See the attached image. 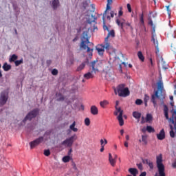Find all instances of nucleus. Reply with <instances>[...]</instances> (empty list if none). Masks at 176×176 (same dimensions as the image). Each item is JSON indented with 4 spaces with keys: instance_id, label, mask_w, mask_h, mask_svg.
Returning a JSON list of instances; mask_svg holds the SVG:
<instances>
[{
    "instance_id": "nucleus-1",
    "label": "nucleus",
    "mask_w": 176,
    "mask_h": 176,
    "mask_svg": "<svg viewBox=\"0 0 176 176\" xmlns=\"http://www.w3.org/2000/svg\"><path fill=\"white\" fill-rule=\"evenodd\" d=\"M90 39V36H89V32L85 31L82 32V36H81V43L80 45V49H82L83 50H86L89 54V56H93V46H94V44L93 43L89 41Z\"/></svg>"
},
{
    "instance_id": "nucleus-2",
    "label": "nucleus",
    "mask_w": 176,
    "mask_h": 176,
    "mask_svg": "<svg viewBox=\"0 0 176 176\" xmlns=\"http://www.w3.org/2000/svg\"><path fill=\"white\" fill-rule=\"evenodd\" d=\"M157 90L154 91V94L151 96V102H153L154 107H156V98L160 100L163 98V90H164V86L163 85V80L160 78L157 82Z\"/></svg>"
},
{
    "instance_id": "nucleus-3",
    "label": "nucleus",
    "mask_w": 176,
    "mask_h": 176,
    "mask_svg": "<svg viewBox=\"0 0 176 176\" xmlns=\"http://www.w3.org/2000/svg\"><path fill=\"white\" fill-rule=\"evenodd\" d=\"M156 164L159 175L156 173L155 176H166V168L163 164V155L160 154L156 157Z\"/></svg>"
},
{
    "instance_id": "nucleus-4",
    "label": "nucleus",
    "mask_w": 176,
    "mask_h": 176,
    "mask_svg": "<svg viewBox=\"0 0 176 176\" xmlns=\"http://www.w3.org/2000/svg\"><path fill=\"white\" fill-rule=\"evenodd\" d=\"M126 85L121 84L119 85L117 87V91L120 97H127L130 96V91L129 88L126 87Z\"/></svg>"
},
{
    "instance_id": "nucleus-5",
    "label": "nucleus",
    "mask_w": 176,
    "mask_h": 176,
    "mask_svg": "<svg viewBox=\"0 0 176 176\" xmlns=\"http://www.w3.org/2000/svg\"><path fill=\"white\" fill-rule=\"evenodd\" d=\"M116 111H114L115 116H117V119L119 122L120 126H123L124 124V120H123V110L122 108L115 107Z\"/></svg>"
},
{
    "instance_id": "nucleus-6",
    "label": "nucleus",
    "mask_w": 176,
    "mask_h": 176,
    "mask_svg": "<svg viewBox=\"0 0 176 176\" xmlns=\"http://www.w3.org/2000/svg\"><path fill=\"white\" fill-rule=\"evenodd\" d=\"M38 113H39L38 109H34L32 111L29 112L27 116L23 119V123H25L27 120H32V119L36 118L38 116Z\"/></svg>"
},
{
    "instance_id": "nucleus-7",
    "label": "nucleus",
    "mask_w": 176,
    "mask_h": 176,
    "mask_svg": "<svg viewBox=\"0 0 176 176\" xmlns=\"http://www.w3.org/2000/svg\"><path fill=\"white\" fill-rule=\"evenodd\" d=\"M109 36H111L112 38H115V31L114 30H111L110 31L108 34L107 36L104 38V42H105V47H106V50H111V49H112V46L111 45V43H109Z\"/></svg>"
},
{
    "instance_id": "nucleus-8",
    "label": "nucleus",
    "mask_w": 176,
    "mask_h": 176,
    "mask_svg": "<svg viewBox=\"0 0 176 176\" xmlns=\"http://www.w3.org/2000/svg\"><path fill=\"white\" fill-rule=\"evenodd\" d=\"M116 23L118 27H120L121 30H123V28L126 25V27H129V28L133 31V26L129 22H126L124 19H117Z\"/></svg>"
},
{
    "instance_id": "nucleus-9",
    "label": "nucleus",
    "mask_w": 176,
    "mask_h": 176,
    "mask_svg": "<svg viewBox=\"0 0 176 176\" xmlns=\"http://www.w3.org/2000/svg\"><path fill=\"white\" fill-rule=\"evenodd\" d=\"M43 137H39L38 138L34 140V141H32L30 142V149H34V148H35L36 146H38V145H39V144H42V142H43Z\"/></svg>"
},
{
    "instance_id": "nucleus-10",
    "label": "nucleus",
    "mask_w": 176,
    "mask_h": 176,
    "mask_svg": "<svg viewBox=\"0 0 176 176\" xmlns=\"http://www.w3.org/2000/svg\"><path fill=\"white\" fill-rule=\"evenodd\" d=\"M74 136H71L70 138L64 140L61 143V145H64L65 146H67V148H71V146H72V144H74Z\"/></svg>"
},
{
    "instance_id": "nucleus-11",
    "label": "nucleus",
    "mask_w": 176,
    "mask_h": 176,
    "mask_svg": "<svg viewBox=\"0 0 176 176\" xmlns=\"http://www.w3.org/2000/svg\"><path fill=\"white\" fill-rule=\"evenodd\" d=\"M105 49L107 50V47H105V41L103 44H100V45H98L96 47V50L100 56L104 55V52H105Z\"/></svg>"
},
{
    "instance_id": "nucleus-12",
    "label": "nucleus",
    "mask_w": 176,
    "mask_h": 176,
    "mask_svg": "<svg viewBox=\"0 0 176 176\" xmlns=\"http://www.w3.org/2000/svg\"><path fill=\"white\" fill-rule=\"evenodd\" d=\"M100 64L101 62L98 61V60L91 62V67L92 68V71H94V72L98 71V68H100Z\"/></svg>"
},
{
    "instance_id": "nucleus-13",
    "label": "nucleus",
    "mask_w": 176,
    "mask_h": 176,
    "mask_svg": "<svg viewBox=\"0 0 176 176\" xmlns=\"http://www.w3.org/2000/svg\"><path fill=\"white\" fill-rule=\"evenodd\" d=\"M8 101V94L5 92L1 94L0 104L1 105H5Z\"/></svg>"
},
{
    "instance_id": "nucleus-14",
    "label": "nucleus",
    "mask_w": 176,
    "mask_h": 176,
    "mask_svg": "<svg viewBox=\"0 0 176 176\" xmlns=\"http://www.w3.org/2000/svg\"><path fill=\"white\" fill-rule=\"evenodd\" d=\"M157 140H160V141H163V140L166 138V132H164V129H162L160 133L157 134Z\"/></svg>"
},
{
    "instance_id": "nucleus-15",
    "label": "nucleus",
    "mask_w": 176,
    "mask_h": 176,
    "mask_svg": "<svg viewBox=\"0 0 176 176\" xmlns=\"http://www.w3.org/2000/svg\"><path fill=\"white\" fill-rule=\"evenodd\" d=\"M109 162L112 167H115V166H116V160L113 157H112V154L111 153H109Z\"/></svg>"
},
{
    "instance_id": "nucleus-16",
    "label": "nucleus",
    "mask_w": 176,
    "mask_h": 176,
    "mask_svg": "<svg viewBox=\"0 0 176 176\" xmlns=\"http://www.w3.org/2000/svg\"><path fill=\"white\" fill-rule=\"evenodd\" d=\"M90 112L91 115H98V108L96 105H93L91 107Z\"/></svg>"
},
{
    "instance_id": "nucleus-17",
    "label": "nucleus",
    "mask_w": 176,
    "mask_h": 176,
    "mask_svg": "<svg viewBox=\"0 0 176 176\" xmlns=\"http://www.w3.org/2000/svg\"><path fill=\"white\" fill-rule=\"evenodd\" d=\"M76 126V122L74 121L73 123L69 126L70 130L74 131V133H78V128L75 127Z\"/></svg>"
},
{
    "instance_id": "nucleus-18",
    "label": "nucleus",
    "mask_w": 176,
    "mask_h": 176,
    "mask_svg": "<svg viewBox=\"0 0 176 176\" xmlns=\"http://www.w3.org/2000/svg\"><path fill=\"white\" fill-rule=\"evenodd\" d=\"M84 78L87 80L93 79V78H94V75H93V72H87L85 74H84Z\"/></svg>"
},
{
    "instance_id": "nucleus-19",
    "label": "nucleus",
    "mask_w": 176,
    "mask_h": 176,
    "mask_svg": "<svg viewBox=\"0 0 176 176\" xmlns=\"http://www.w3.org/2000/svg\"><path fill=\"white\" fill-rule=\"evenodd\" d=\"M164 116L166 118V120H168V119L170 120V118H168V107H167V105H164Z\"/></svg>"
},
{
    "instance_id": "nucleus-20",
    "label": "nucleus",
    "mask_w": 176,
    "mask_h": 176,
    "mask_svg": "<svg viewBox=\"0 0 176 176\" xmlns=\"http://www.w3.org/2000/svg\"><path fill=\"white\" fill-rule=\"evenodd\" d=\"M59 6H60V1L54 0L52 1V8H53L54 10H56V9H57V8H58Z\"/></svg>"
},
{
    "instance_id": "nucleus-21",
    "label": "nucleus",
    "mask_w": 176,
    "mask_h": 176,
    "mask_svg": "<svg viewBox=\"0 0 176 176\" xmlns=\"http://www.w3.org/2000/svg\"><path fill=\"white\" fill-rule=\"evenodd\" d=\"M153 120V116H152V114L147 113L146 116V122L151 123Z\"/></svg>"
},
{
    "instance_id": "nucleus-22",
    "label": "nucleus",
    "mask_w": 176,
    "mask_h": 176,
    "mask_svg": "<svg viewBox=\"0 0 176 176\" xmlns=\"http://www.w3.org/2000/svg\"><path fill=\"white\" fill-rule=\"evenodd\" d=\"M3 69L6 72L10 71L12 69V65H8V63H5L3 65Z\"/></svg>"
},
{
    "instance_id": "nucleus-23",
    "label": "nucleus",
    "mask_w": 176,
    "mask_h": 176,
    "mask_svg": "<svg viewBox=\"0 0 176 176\" xmlns=\"http://www.w3.org/2000/svg\"><path fill=\"white\" fill-rule=\"evenodd\" d=\"M129 173L132 175H137V174H138V170L135 168H131L129 169Z\"/></svg>"
},
{
    "instance_id": "nucleus-24",
    "label": "nucleus",
    "mask_w": 176,
    "mask_h": 176,
    "mask_svg": "<svg viewBox=\"0 0 176 176\" xmlns=\"http://www.w3.org/2000/svg\"><path fill=\"white\" fill-rule=\"evenodd\" d=\"M133 118H135V119H137L138 120L141 119V113L138 112V111H133Z\"/></svg>"
},
{
    "instance_id": "nucleus-25",
    "label": "nucleus",
    "mask_w": 176,
    "mask_h": 176,
    "mask_svg": "<svg viewBox=\"0 0 176 176\" xmlns=\"http://www.w3.org/2000/svg\"><path fill=\"white\" fill-rule=\"evenodd\" d=\"M19 58V56L16 54H12L9 59L10 63H15V61Z\"/></svg>"
},
{
    "instance_id": "nucleus-26",
    "label": "nucleus",
    "mask_w": 176,
    "mask_h": 176,
    "mask_svg": "<svg viewBox=\"0 0 176 176\" xmlns=\"http://www.w3.org/2000/svg\"><path fill=\"white\" fill-rule=\"evenodd\" d=\"M139 17H140V25H144V11H142V13L139 14Z\"/></svg>"
},
{
    "instance_id": "nucleus-27",
    "label": "nucleus",
    "mask_w": 176,
    "mask_h": 176,
    "mask_svg": "<svg viewBox=\"0 0 176 176\" xmlns=\"http://www.w3.org/2000/svg\"><path fill=\"white\" fill-rule=\"evenodd\" d=\"M152 42H153L155 47H156V49L159 48V42L157 41V40H156L155 38V35L152 36V38H151Z\"/></svg>"
},
{
    "instance_id": "nucleus-28",
    "label": "nucleus",
    "mask_w": 176,
    "mask_h": 176,
    "mask_svg": "<svg viewBox=\"0 0 176 176\" xmlns=\"http://www.w3.org/2000/svg\"><path fill=\"white\" fill-rule=\"evenodd\" d=\"M56 97H57V99H56L57 101H64L65 100L64 96H63V94H56Z\"/></svg>"
},
{
    "instance_id": "nucleus-29",
    "label": "nucleus",
    "mask_w": 176,
    "mask_h": 176,
    "mask_svg": "<svg viewBox=\"0 0 176 176\" xmlns=\"http://www.w3.org/2000/svg\"><path fill=\"white\" fill-rule=\"evenodd\" d=\"M138 56L140 60H141L142 62L145 60V57H144V55L142 54V52L141 51H139L138 52Z\"/></svg>"
},
{
    "instance_id": "nucleus-30",
    "label": "nucleus",
    "mask_w": 176,
    "mask_h": 176,
    "mask_svg": "<svg viewBox=\"0 0 176 176\" xmlns=\"http://www.w3.org/2000/svg\"><path fill=\"white\" fill-rule=\"evenodd\" d=\"M85 67H86V64L85 63H82L77 67L76 71L79 72V71H82V69H84Z\"/></svg>"
},
{
    "instance_id": "nucleus-31",
    "label": "nucleus",
    "mask_w": 176,
    "mask_h": 176,
    "mask_svg": "<svg viewBox=\"0 0 176 176\" xmlns=\"http://www.w3.org/2000/svg\"><path fill=\"white\" fill-rule=\"evenodd\" d=\"M109 102L107 100H103L100 102V105L102 107V108H105V106L108 105Z\"/></svg>"
},
{
    "instance_id": "nucleus-32",
    "label": "nucleus",
    "mask_w": 176,
    "mask_h": 176,
    "mask_svg": "<svg viewBox=\"0 0 176 176\" xmlns=\"http://www.w3.org/2000/svg\"><path fill=\"white\" fill-rule=\"evenodd\" d=\"M62 160L64 163H68V162L71 160V157L69 155H66L63 157Z\"/></svg>"
},
{
    "instance_id": "nucleus-33",
    "label": "nucleus",
    "mask_w": 176,
    "mask_h": 176,
    "mask_svg": "<svg viewBox=\"0 0 176 176\" xmlns=\"http://www.w3.org/2000/svg\"><path fill=\"white\" fill-rule=\"evenodd\" d=\"M142 142L144 145H146V144H148L146 135H142Z\"/></svg>"
},
{
    "instance_id": "nucleus-34",
    "label": "nucleus",
    "mask_w": 176,
    "mask_h": 176,
    "mask_svg": "<svg viewBox=\"0 0 176 176\" xmlns=\"http://www.w3.org/2000/svg\"><path fill=\"white\" fill-rule=\"evenodd\" d=\"M102 20H103V30L104 31H109L108 26H107V25H105V16H103Z\"/></svg>"
},
{
    "instance_id": "nucleus-35",
    "label": "nucleus",
    "mask_w": 176,
    "mask_h": 176,
    "mask_svg": "<svg viewBox=\"0 0 176 176\" xmlns=\"http://www.w3.org/2000/svg\"><path fill=\"white\" fill-rule=\"evenodd\" d=\"M146 131L148 133H155V129L151 126H146Z\"/></svg>"
},
{
    "instance_id": "nucleus-36",
    "label": "nucleus",
    "mask_w": 176,
    "mask_h": 176,
    "mask_svg": "<svg viewBox=\"0 0 176 176\" xmlns=\"http://www.w3.org/2000/svg\"><path fill=\"white\" fill-rule=\"evenodd\" d=\"M97 20V17L96 16L91 15V20H88L89 24H91V23H96V21Z\"/></svg>"
},
{
    "instance_id": "nucleus-37",
    "label": "nucleus",
    "mask_w": 176,
    "mask_h": 176,
    "mask_svg": "<svg viewBox=\"0 0 176 176\" xmlns=\"http://www.w3.org/2000/svg\"><path fill=\"white\" fill-rule=\"evenodd\" d=\"M100 145H101V148H100V152H104V146H105V144H104V140L101 139L100 140Z\"/></svg>"
},
{
    "instance_id": "nucleus-38",
    "label": "nucleus",
    "mask_w": 176,
    "mask_h": 176,
    "mask_svg": "<svg viewBox=\"0 0 176 176\" xmlns=\"http://www.w3.org/2000/svg\"><path fill=\"white\" fill-rule=\"evenodd\" d=\"M23 58H21V60H16L14 62V64L16 67H19V65H20L21 64H23Z\"/></svg>"
},
{
    "instance_id": "nucleus-39",
    "label": "nucleus",
    "mask_w": 176,
    "mask_h": 176,
    "mask_svg": "<svg viewBox=\"0 0 176 176\" xmlns=\"http://www.w3.org/2000/svg\"><path fill=\"white\" fill-rule=\"evenodd\" d=\"M74 63H75V59H74V58H70L67 61V64H69L70 65H74Z\"/></svg>"
},
{
    "instance_id": "nucleus-40",
    "label": "nucleus",
    "mask_w": 176,
    "mask_h": 176,
    "mask_svg": "<svg viewBox=\"0 0 176 176\" xmlns=\"http://www.w3.org/2000/svg\"><path fill=\"white\" fill-rule=\"evenodd\" d=\"M85 126H89L90 124V118H86L85 119Z\"/></svg>"
},
{
    "instance_id": "nucleus-41",
    "label": "nucleus",
    "mask_w": 176,
    "mask_h": 176,
    "mask_svg": "<svg viewBox=\"0 0 176 176\" xmlns=\"http://www.w3.org/2000/svg\"><path fill=\"white\" fill-rule=\"evenodd\" d=\"M170 49H171L172 52H173V53H175V54H176V45L174 44H172Z\"/></svg>"
},
{
    "instance_id": "nucleus-42",
    "label": "nucleus",
    "mask_w": 176,
    "mask_h": 176,
    "mask_svg": "<svg viewBox=\"0 0 176 176\" xmlns=\"http://www.w3.org/2000/svg\"><path fill=\"white\" fill-rule=\"evenodd\" d=\"M170 134V137H171V138H174L175 137V133L174 132L173 130H170L169 132Z\"/></svg>"
},
{
    "instance_id": "nucleus-43",
    "label": "nucleus",
    "mask_w": 176,
    "mask_h": 176,
    "mask_svg": "<svg viewBox=\"0 0 176 176\" xmlns=\"http://www.w3.org/2000/svg\"><path fill=\"white\" fill-rule=\"evenodd\" d=\"M52 74L54 76L58 75V70H57V69H53L52 71Z\"/></svg>"
},
{
    "instance_id": "nucleus-44",
    "label": "nucleus",
    "mask_w": 176,
    "mask_h": 176,
    "mask_svg": "<svg viewBox=\"0 0 176 176\" xmlns=\"http://www.w3.org/2000/svg\"><path fill=\"white\" fill-rule=\"evenodd\" d=\"M142 162L144 164H148L151 161L148 159H142Z\"/></svg>"
},
{
    "instance_id": "nucleus-45",
    "label": "nucleus",
    "mask_w": 176,
    "mask_h": 176,
    "mask_svg": "<svg viewBox=\"0 0 176 176\" xmlns=\"http://www.w3.org/2000/svg\"><path fill=\"white\" fill-rule=\"evenodd\" d=\"M150 170H153V162H149L148 164H147Z\"/></svg>"
},
{
    "instance_id": "nucleus-46",
    "label": "nucleus",
    "mask_w": 176,
    "mask_h": 176,
    "mask_svg": "<svg viewBox=\"0 0 176 176\" xmlns=\"http://www.w3.org/2000/svg\"><path fill=\"white\" fill-rule=\"evenodd\" d=\"M122 10H123V7H120V10L118 12L119 17H120V16H123V11H122Z\"/></svg>"
},
{
    "instance_id": "nucleus-47",
    "label": "nucleus",
    "mask_w": 176,
    "mask_h": 176,
    "mask_svg": "<svg viewBox=\"0 0 176 176\" xmlns=\"http://www.w3.org/2000/svg\"><path fill=\"white\" fill-rule=\"evenodd\" d=\"M135 104H136V105H141V104H142V100L137 99L135 100Z\"/></svg>"
},
{
    "instance_id": "nucleus-48",
    "label": "nucleus",
    "mask_w": 176,
    "mask_h": 176,
    "mask_svg": "<svg viewBox=\"0 0 176 176\" xmlns=\"http://www.w3.org/2000/svg\"><path fill=\"white\" fill-rule=\"evenodd\" d=\"M44 155L45 156H50V150H45Z\"/></svg>"
},
{
    "instance_id": "nucleus-49",
    "label": "nucleus",
    "mask_w": 176,
    "mask_h": 176,
    "mask_svg": "<svg viewBox=\"0 0 176 176\" xmlns=\"http://www.w3.org/2000/svg\"><path fill=\"white\" fill-rule=\"evenodd\" d=\"M137 167L139 168V170H144V166H142V164H137Z\"/></svg>"
},
{
    "instance_id": "nucleus-50",
    "label": "nucleus",
    "mask_w": 176,
    "mask_h": 176,
    "mask_svg": "<svg viewBox=\"0 0 176 176\" xmlns=\"http://www.w3.org/2000/svg\"><path fill=\"white\" fill-rule=\"evenodd\" d=\"M111 4H107V9L106 10L104 11V16H105V14H107V10H111Z\"/></svg>"
},
{
    "instance_id": "nucleus-51",
    "label": "nucleus",
    "mask_w": 176,
    "mask_h": 176,
    "mask_svg": "<svg viewBox=\"0 0 176 176\" xmlns=\"http://www.w3.org/2000/svg\"><path fill=\"white\" fill-rule=\"evenodd\" d=\"M126 8H127V9H128V12H129V13H131V5H130V3H128V4L126 5Z\"/></svg>"
},
{
    "instance_id": "nucleus-52",
    "label": "nucleus",
    "mask_w": 176,
    "mask_h": 176,
    "mask_svg": "<svg viewBox=\"0 0 176 176\" xmlns=\"http://www.w3.org/2000/svg\"><path fill=\"white\" fill-rule=\"evenodd\" d=\"M140 123L141 124H144V123H146V120H145V118L144 116L142 117Z\"/></svg>"
},
{
    "instance_id": "nucleus-53",
    "label": "nucleus",
    "mask_w": 176,
    "mask_h": 176,
    "mask_svg": "<svg viewBox=\"0 0 176 176\" xmlns=\"http://www.w3.org/2000/svg\"><path fill=\"white\" fill-rule=\"evenodd\" d=\"M149 100V96L148 95L144 96V101L148 102V100Z\"/></svg>"
},
{
    "instance_id": "nucleus-54",
    "label": "nucleus",
    "mask_w": 176,
    "mask_h": 176,
    "mask_svg": "<svg viewBox=\"0 0 176 176\" xmlns=\"http://www.w3.org/2000/svg\"><path fill=\"white\" fill-rule=\"evenodd\" d=\"M73 168L74 170H78V168L76 167V164L74 162L72 163Z\"/></svg>"
},
{
    "instance_id": "nucleus-55",
    "label": "nucleus",
    "mask_w": 176,
    "mask_h": 176,
    "mask_svg": "<svg viewBox=\"0 0 176 176\" xmlns=\"http://www.w3.org/2000/svg\"><path fill=\"white\" fill-rule=\"evenodd\" d=\"M148 24H149V25H151V27H153V21L152 20H150L148 21Z\"/></svg>"
},
{
    "instance_id": "nucleus-56",
    "label": "nucleus",
    "mask_w": 176,
    "mask_h": 176,
    "mask_svg": "<svg viewBox=\"0 0 176 176\" xmlns=\"http://www.w3.org/2000/svg\"><path fill=\"white\" fill-rule=\"evenodd\" d=\"M107 144H108V140H107V139H104L103 140V145H107Z\"/></svg>"
},
{
    "instance_id": "nucleus-57",
    "label": "nucleus",
    "mask_w": 176,
    "mask_h": 176,
    "mask_svg": "<svg viewBox=\"0 0 176 176\" xmlns=\"http://www.w3.org/2000/svg\"><path fill=\"white\" fill-rule=\"evenodd\" d=\"M124 145L126 148H129V142H124Z\"/></svg>"
},
{
    "instance_id": "nucleus-58",
    "label": "nucleus",
    "mask_w": 176,
    "mask_h": 176,
    "mask_svg": "<svg viewBox=\"0 0 176 176\" xmlns=\"http://www.w3.org/2000/svg\"><path fill=\"white\" fill-rule=\"evenodd\" d=\"M110 14H111V17L112 18L115 16L113 11H111Z\"/></svg>"
},
{
    "instance_id": "nucleus-59",
    "label": "nucleus",
    "mask_w": 176,
    "mask_h": 176,
    "mask_svg": "<svg viewBox=\"0 0 176 176\" xmlns=\"http://www.w3.org/2000/svg\"><path fill=\"white\" fill-rule=\"evenodd\" d=\"M140 176H146V172L142 173Z\"/></svg>"
},
{
    "instance_id": "nucleus-60",
    "label": "nucleus",
    "mask_w": 176,
    "mask_h": 176,
    "mask_svg": "<svg viewBox=\"0 0 176 176\" xmlns=\"http://www.w3.org/2000/svg\"><path fill=\"white\" fill-rule=\"evenodd\" d=\"M172 166L173 168H176V162L172 164Z\"/></svg>"
},
{
    "instance_id": "nucleus-61",
    "label": "nucleus",
    "mask_w": 176,
    "mask_h": 176,
    "mask_svg": "<svg viewBox=\"0 0 176 176\" xmlns=\"http://www.w3.org/2000/svg\"><path fill=\"white\" fill-rule=\"evenodd\" d=\"M47 65H50V64H52V60H47Z\"/></svg>"
},
{
    "instance_id": "nucleus-62",
    "label": "nucleus",
    "mask_w": 176,
    "mask_h": 176,
    "mask_svg": "<svg viewBox=\"0 0 176 176\" xmlns=\"http://www.w3.org/2000/svg\"><path fill=\"white\" fill-rule=\"evenodd\" d=\"M108 5H112V0H107Z\"/></svg>"
},
{
    "instance_id": "nucleus-63",
    "label": "nucleus",
    "mask_w": 176,
    "mask_h": 176,
    "mask_svg": "<svg viewBox=\"0 0 176 176\" xmlns=\"http://www.w3.org/2000/svg\"><path fill=\"white\" fill-rule=\"evenodd\" d=\"M120 68V72L122 74L123 72V70H122V65H119Z\"/></svg>"
},
{
    "instance_id": "nucleus-64",
    "label": "nucleus",
    "mask_w": 176,
    "mask_h": 176,
    "mask_svg": "<svg viewBox=\"0 0 176 176\" xmlns=\"http://www.w3.org/2000/svg\"><path fill=\"white\" fill-rule=\"evenodd\" d=\"M71 153H72V148H70L69 151H68L69 156V155H71Z\"/></svg>"
}]
</instances>
